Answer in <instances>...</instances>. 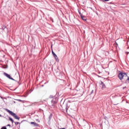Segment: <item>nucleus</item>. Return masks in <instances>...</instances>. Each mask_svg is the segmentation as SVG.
<instances>
[{
  "instance_id": "nucleus-1",
  "label": "nucleus",
  "mask_w": 129,
  "mask_h": 129,
  "mask_svg": "<svg viewBox=\"0 0 129 129\" xmlns=\"http://www.w3.org/2000/svg\"><path fill=\"white\" fill-rule=\"evenodd\" d=\"M6 111H7V112H9V113H10V114H11V115H12V116L15 117V118H16V119H20V117H19V116H18L17 115V114H16V113L13 112L12 111L8 109H6Z\"/></svg>"
},
{
  "instance_id": "nucleus-2",
  "label": "nucleus",
  "mask_w": 129,
  "mask_h": 129,
  "mask_svg": "<svg viewBox=\"0 0 129 129\" xmlns=\"http://www.w3.org/2000/svg\"><path fill=\"white\" fill-rule=\"evenodd\" d=\"M123 77H127V75H126V73L122 72L119 73L118 78L120 80H122V79H123Z\"/></svg>"
},
{
  "instance_id": "nucleus-3",
  "label": "nucleus",
  "mask_w": 129,
  "mask_h": 129,
  "mask_svg": "<svg viewBox=\"0 0 129 129\" xmlns=\"http://www.w3.org/2000/svg\"><path fill=\"white\" fill-rule=\"evenodd\" d=\"M51 52L53 57H55L56 61L58 62L59 61V58H58V56H57V55H56L55 52H54V51H53V48H52V46H51Z\"/></svg>"
},
{
  "instance_id": "nucleus-4",
  "label": "nucleus",
  "mask_w": 129,
  "mask_h": 129,
  "mask_svg": "<svg viewBox=\"0 0 129 129\" xmlns=\"http://www.w3.org/2000/svg\"><path fill=\"white\" fill-rule=\"evenodd\" d=\"M4 75H5V76H6V77H7V78H9V79H11V80H14L15 81V79H14L13 78H12V77L11 76V75L7 74L6 73H4Z\"/></svg>"
},
{
  "instance_id": "nucleus-5",
  "label": "nucleus",
  "mask_w": 129,
  "mask_h": 129,
  "mask_svg": "<svg viewBox=\"0 0 129 129\" xmlns=\"http://www.w3.org/2000/svg\"><path fill=\"white\" fill-rule=\"evenodd\" d=\"M31 124H33L34 126H38L39 124L38 123H36V122H30Z\"/></svg>"
},
{
  "instance_id": "nucleus-6",
  "label": "nucleus",
  "mask_w": 129,
  "mask_h": 129,
  "mask_svg": "<svg viewBox=\"0 0 129 129\" xmlns=\"http://www.w3.org/2000/svg\"><path fill=\"white\" fill-rule=\"evenodd\" d=\"M101 85L102 86V88H103V89L105 88V85H104L103 82H101Z\"/></svg>"
},
{
  "instance_id": "nucleus-7",
  "label": "nucleus",
  "mask_w": 129,
  "mask_h": 129,
  "mask_svg": "<svg viewBox=\"0 0 129 129\" xmlns=\"http://www.w3.org/2000/svg\"><path fill=\"white\" fill-rule=\"evenodd\" d=\"M9 118L11 120V121H12V123H14V120H13V118L10 117H9Z\"/></svg>"
},
{
  "instance_id": "nucleus-8",
  "label": "nucleus",
  "mask_w": 129,
  "mask_h": 129,
  "mask_svg": "<svg viewBox=\"0 0 129 129\" xmlns=\"http://www.w3.org/2000/svg\"><path fill=\"white\" fill-rule=\"evenodd\" d=\"M81 18H82V20H83V21H86V18H85V17H84L83 16H81Z\"/></svg>"
},
{
  "instance_id": "nucleus-9",
  "label": "nucleus",
  "mask_w": 129,
  "mask_h": 129,
  "mask_svg": "<svg viewBox=\"0 0 129 129\" xmlns=\"http://www.w3.org/2000/svg\"><path fill=\"white\" fill-rule=\"evenodd\" d=\"M15 123L16 125H18V124H19V123H20V122H15Z\"/></svg>"
},
{
  "instance_id": "nucleus-10",
  "label": "nucleus",
  "mask_w": 129,
  "mask_h": 129,
  "mask_svg": "<svg viewBox=\"0 0 129 129\" xmlns=\"http://www.w3.org/2000/svg\"><path fill=\"white\" fill-rule=\"evenodd\" d=\"M1 129H7V127H6V126H3V127H2Z\"/></svg>"
},
{
  "instance_id": "nucleus-11",
  "label": "nucleus",
  "mask_w": 129,
  "mask_h": 129,
  "mask_svg": "<svg viewBox=\"0 0 129 129\" xmlns=\"http://www.w3.org/2000/svg\"><path fill=\"white\" fill-rule=\"evenodd\" d=\"M7 126H11V124H8L7 125Z\"/></svg>"
},
{
  "instance_id": "nucleus-12",
  "label": "nucleus",
  "mask_w": 129,
  "mask_h": 129,
  "mask_svg": "<svg viewBox=\"0 0 129 129\" xmlns=\"http://www.w3.org/2000/svg\"><path fill=\"white\" fill-rule=\"evenodd\" d=\"M105 2H108L109 0H104Z\"/></svg>"
},
{
  "instance_id": "nucleus-13",
  "label": "nucleus",
  "mask_w": 129,
  "mask_h": 129,
  "mask_svg": "<svg viewBox=\"0 0 129 129\" xmlns=\"http://www.w3.org/2000/svg\"><path fill=\"white\" fill-rule=\"evenodd\" d=\"M60 129H65V128H60Z\"/></svg>"
},
{
  "instance_id": "nucleus-14",
  "label": "nucleus",
  "mask_w": 129,
  "mask_h": 129,
  "mask_svg": "<svg viewBox=\"0 0 129 129\" xmlns=\"http://www.w3.org/2000/svg\"><path fill=\"white\" fill-rule=\"evenodd\" d=\"M4 29H6V27L5 26H4Z\"/></svg>"
},
{
  "instance_id": "nucleus-15",
  "label": "nucleus",
  "mask_w": 129,
  "mask_h": 129,
  "mask_svg": "<svg viewBox=\"0 0 129 129\" xmlns=\"http://www.w3.org/2000/svg\"><path fill=\"white\" fill-rule=\"evenodd\" d=\"M5 28H4V27L3 28V30H4Z\"/></svg>"
},
{
  "instance_id": "nucleus-16",
  "label": "nucleus",
  "mask_w": 129,
  "mask_h": 129,
  "mask_svg": "<svg viewBox=\"0 0 129 129\" xmlns=\"http://www.w3.org/2000/svg\"><path fill=\"white\" fill-rule=\"evenodd\" d=\"M0 116H2V115L0 114Z\"/></svg>"
}]
</instances>
